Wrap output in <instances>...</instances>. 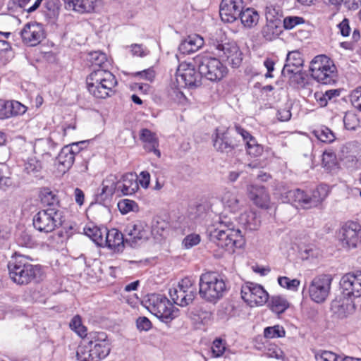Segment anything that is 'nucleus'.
Masks as SVG:
<instances>
[{
    "instance_id": "obj_6",
    "label": "nucleus",
    "mask_w": 361,
    "mask_h": 361,
    "mask_svg": "<svg viewBox=\"0 0 361 361\" xmlns=\"http://www.w3.org/2000/svg\"><path fill=\"white\" fill-rule=\"evenodd\" d=\"M329 192L330 188L328 185L319 184L310 192V194L300 189H295L288 191L287 197L300 207L309 209L321 204Z\"/></svg>"
},
{
    "instance_id": "obj_15",
    "label": "nucleus",
    "mask_w": 361,
    "mask_h": 361,
    "mask_svg": "<svg viewBox=\"0 0 361 361\" xmlns=\"http://www.w3.org/2000/svg\"><path fill=\"white\" fill-rule=\"evenodd\" d=\"M88 343L91 345L93 357L96 361L105 358L110 353V343L104 332H93L90 334Z\"/></svg>"
},
{
    "instance_id": "obj_64",
    "label": "nucleus",
    "mask_w": 361,
    "mask_h": 361,
    "mask_svg": "<svg viewBox=\"0 0 361 361\" xmlns=\"http://www.w3.org/2000/svg\"><path fill=\"white\" fill-rule=\"evenodd\" d=\"M130 48L133 56L143 57L147 55V52L145 51V49L143 47L142 44H131Z\"/></svg>"
},
{
    "instance_id": "obj_44",
    "label": "nucleus",
    "mask_w": 361,
    "mask_h": 361,
    "mask_svg": "<svg viewBox=\"0 0 361 361\" xmlns=\"http://www.w3.org/2000/svg\"><path fill=\"white\" fill-rule=\"evenodd\" d=\"M343 124L345 129L355 130L360 126V121L354 112L348 111L344 116Z\"/></svg>"
},
{
    "instance_id": "obj_30",
    "label": "nucleus",
    "mask_w": 361,
    "mask_h": 361,
    "mask_svg": "<svg viewBox=\"0 0 361 361\" xmlns=\"http://www.w3.org/2000/svg\"><path fill=\"white\" fill-rule=\"evenodd\" d=\"M84 234L89 237L96 245L103 247L105 241L108 227H84Z\"/></svg>"
},
{
    "instance_id": "obj_32",
    "label": "nucleus",
    "mask_w": 361,
    "mask_h": 361,
    "mask_svg": "<svg viewBox=\"0 0 361 361\" xmlns=\"http://www.w3.org/2000/svg\"><path fill=\"white\" fill-rule=\"evenodd\" d=\"M98 73L99 77L100 76V80L102 84H104V87H105L108 90H113L114 95L116 93L118 81L116 76L109 71L105 68H97L96 69Z\"/></svg>"
},
{
    "instance_id": "obj_22",
    "label": "nucleus",
    "mask_w": 361,
    "mask_h": 361,
    "mask_svg": "<svg viewBox=\"0 0 361 361\" xmlns=\"http://www.w3.org/2000/svg\"><path fill=\"white\" fill-rule=\"evenodd\" d=\"M64 221L61 212L54 209H47L37 212L33 218V225L62 226Z\"/></svg>"
},
{
    "instance_id": "obj_5",
    "label": "nucleus",
    "mask_w": 361,
    "mask_h": 361,
    "mask_svg": "<svg viewBox=\"0 0 361 361\" xmlns=\"http://www.w3.org/2000/svg\"><path fill=\"white\" fill-rule=\"evenodd\" d=\"M145 307L161 321L168 323L178 317V309L160 294H151L144 302Z\"/></svg>"
},
{
    "instance_id": "obj_12",
    "label": "nucleus",
    "mask_w": 361,
    "mask_h": 361,
    "mask_svg": "<svg viewBox=\"0 0 361 361\" xmlns=\"http://www.w3.org/2000/svg\"><path fill=\"white\" fill-rule=\"evenodd\" d=\"M241 297L250 307L262 306L268 301L269 294L261 285L247 282L242 286Z\"/></svg>"
},
{
    "instance_id": "obj_61",
    "label": "nucleus",
    "mask_w": 361,
    "mask_h": 361,
    "mask_svg": "<svg viewBox=\"0 0 361 361\" xmlns=\"http://www.w3.org/2000/svg\"><path fill=\"white\" fill-rule=\"evenodd\" d=\"M137 327L140 331H148L152 327L151 322L145 317H139L136 322Z\"/></svg>"
},
{
    "instance_id": "obj_59",
    "label": "nucleus",
    "mask_w": 361,
    "mask_h": 361,
    "mask_svg": "<svg viewBox=\"0 0 361 361\" xmlns=\"http://www.w3.org/2000/svg\"><path fill=\"white\" fill-rule=\"evenodd\" d=\"M343 5L347 10H357L361 5V0H340V6Z\"/></svg>"
},
{
    "instance_id": "obj_60",
    "label": "nucleus",
    "mask_w": 361,
    "mask_h": 361,
    "mask_svg": "<svg viewBox=\"0 0 361 361\" xmlns=\"http://www.w3.org/2000/svg\"><path fill=\"white\" fill-rule=\"evenodd\" d=\"M136 75H138L141 78L145 79L147 81L152 82L155 78L156 73L153 68H149L136 73Z\"/></svg>"
},
{
    "instance_id": "obj_3",
    "label": "nucleus",
    "mask_w": 361,
    "mask_h": 361,
    "mask_svg": "<svg viewBox=\"0 0 361 361\" xmlns=\"http://www.w3.org/2000/svg\"><path fill=\"white\" fill-rule=\"evenodd\" d=\"M199 286L200 296L212 302H216L221 298L227 290L224 277L215 272L202 274Z\"/></svg>"
},
{
    "instance_id": "obj_54",
    "label": "nucleus",
    "mask_w": 361,
    "mask_h": 361,
    "mask_svg": "<svg viewBox=\"0 0 361 361\" xmlns=\"http://www.w3.org/2000/svg\"><path fill=\"white\" fill-rule=\"evenodd\" d=\"M266 355L269 357L282 359L283 358L284 353L282 350L274 344H271L267 349Z\"/></svg>"
},
{
    "instance_id": "obj_2",
    "label": "nucleus",
    "mask_w": 361,
    "mask_h": 361,
    "mask_svg": "<svg viewBox=\"0 0 361 361\" xmlns=\"http://www.w3.org/2000/svg\"><path fill=\"white\" fill-rule=\"evenodd\" d=\"M11 280L18 285H27L32 281H39L42 276L39 265L30 264L22 255H16L8 264Z\"/></svg>"
},
{
    "instance_id": "obj_13",
    "label": "nucleus",
    "mask_w": 361,
    "mask_h": 361,
    "mask_svg": "<svg viewBox=\"0 0 361 361\" xmlns=\"http://www.w3.org/2000/svg\"><path fill=\"white\" fill-rule=\"evenodd\" d=\"M215 54L226 61L233 68H238L242 63V52L235 43H214Z\"/></svg>"
},
{
    "instance_id": "obj_11",
    "label": "nucleus",
    "mask_w": 361,
    "mask_h": 361,
    "mask_svg": "<svg viewBox=\"0 0 361 361\" xmlns=\"http://www.w3.org/2000/svg\"><path fill=\"white\" fill-rule=\"evenodd\" d=\"M202 75L196 71L195 66L187 62L179 64L176 80L179 87L196 88L202 85Z\"/></svg>"
},
{
    "instance_id": "obj_18",
    "label": "nucleus",
    "mask_w": 361,
    "mask_h": 361,
    "mask_svg": "<svg viewBox=\"0 0 361 361\" xmlns=\"http://www.w3.org/2000/svg\"><path fill=\"white\" fill-rule=\"evenodd\" d=\"M243 7V0H222L220 4V17L224 22L233 23L238 18Z\"/></svg>"
},
{
    "instance_id": "obj_35",
    "label": "nucleus",
    "mask_w": 361,
    "mask_h": 361,
    "mask_svg": "<svg viewBox=\"0 0 361 361\" xmlns=\"http://www.w3.org/2000/svg\"><path fill=\"white\" fill-rule=\"evenodd\" d=\"M152 227H128L126 231L129 238L127 240L136 242L138 240L147 239L152 232Z\"/></svg>"
},
{
    "instance_id": "obj_53",
    "label": "nucleus",
    "mask_w": 361,
    "mask_h": 361,
    "mask_svg": "<svg viewBox=\"0 0 361 361\" xmlns=\"http://www.w3.org/2000/svg\"><path fill=\"white\" fill-rule=\"evenodd\" d=\"M200 242V236L196 233H191L185 237L183 240L182 244L185 249H190L195 245H197Z\"/></svg>"
},
{
    "instance_id": "obj_42",
    "label": "nucleus",
    "mask_w": 361,
    "mask_h": 361,
    "mask_svg": "<svg viewBox=\"0 0 361 361\" xmlns=\"http://www.w3.org/2000/svg\"><path fill=\"white\" fill-rule=\"evenodd\" d=\"M286 331L284 328L281 325H274L266 327L264 329V336L266 338L272 339L284 337Z\"/></svg>"
},
{
    "instance_id": "obj_45",
    "label": "nucleus",
    "mask_w": 361,
    "mask_h": 361,
    "mask_svg": "<svg viewBox=\"0 0 361 361\" xmlns=\"http://www.w3.org/2000/svg\"><path fill=\"white\" fill-rule=\"evenodd\" d=\"M278 283L280 286L290 291H297L300 284V280L297 279H290L287 276H279Z\"/></svg>"
},
{
    "instance_id": "obj_36",
    "label": "nucleus",
    "mask_w": 361,
    "mask_h": 361,
    "mask_svg": "<svg viewBox=\"0 0 361 361\" xmlns=\"http://www.w3.org/2000/svg\"><path fill=\"white\" fill-rule=\"evenodd\" d=\"M10 32H0V63L5 65L9 61L8 53L11 51V45L7 41Z\"/></svg>"
},
{
    "instance_id": "obj_58",
    "label": "nucleus",
    "mask_w": 361,
    "mask_h": 361,
    "mask_svg": "<svg viewBox=\"0 0 361 361\" xmlns=\"http://www.w3.org/2000/svg\"><path fill=\"white\" fill-rule=\"evenodd\" d=\"M8 101L0 99V119L11 117Z\"/></svg>"
},
{
    "instance_id": "obj_57",
    "label": "nucleus",
    "mask_w": 361,
    "mask_h": 361,
    "mask_svg": "<svg viewBox=\"0 0 361 361\" xmlns=\"http://www.w3.org/2000/svg\"><path fill=\"white\" fill-rule=\"evenodd\" d=\"M136 203L130 200H123L118 203V207L122 214H127L130 211H133Z\"/></svg>"
},
{
    "instance_id": "obj_40",
    "label": "nucleus",
    "mask_w": 361,
    "mask_h": 361,
    "mask_svg": "<svg viewBox=\"0 0 361 361\" xmlns=\"http://www.w3.org/2000/svg\"><path fill=\"white\" fill-rule=\"evenodd\" d=\"M245 149L250 156L252 157H260L264 152V147L259 144L256 138L251 139L245 143Z\"/></svg>"
},
{
    "instance_id": "obj_41",
    "label": "nucleus",
    "mask_w": 361,
    "mask_h": 361,
    "mask_svg": "<svg viewBox=\"0 0 361 361\" xmlns=\"http://www.w3.org/2000/svg\"><path fill=\"white\" fill-rule=\"evenodd\" d=\"M88 60L91 63L92 66L98 67V68H104L107 63L106 54L99 51L91 52Z\"/></svg>"
},
{
    "instance_id": "obj_19",
    "label": "nucleus",
    "mask_w": 361,
    "mask_h": 361,
    "mask_svg": "<svg viewBox=\"0 0 361 361\" xmlns=\"http://www.w3.org/2000/svg\"><path fill=\"white\" fill-rule=\"evenodd\" d=\"M97 70L92 71L86 78V86L91 95L97 99H106L114 95L113 90H108L102 83Z\"/></svg>"
},
{
    "instance_id": "obj_55",
    "label": "nucleus",
    "mask_w": 361,
    "mask_h": 361,
    "mask_svg": "<svg viewBox=\"0 0 361 361\" xmlns=\"http://www.w3.org/2000/svg\"><path fill=\"white\" fill-rule=\"evenodd\" d=\"M350 99L352 105L361 111V86L351 92Z\"/></svg>"
},
{
    "instance_id": "obj_8",
    "label": "nucleus",
    "mask_w": 361,
    "mask_h": 361,
    "mask_svg": "<svg viewBox=\"0 0 361 361\" xmlns=\"http://www.w3.org/2000/svg\"><path fill=\"white\" fill-rule=\"evenodd\" d=\"M210 228L209 231L210 240L230 252H233L235 248H240L245 245V239L239 229L233 227H225L224 229L216 227H210Z\"/></svg>"
},
{
    "instance_id": "obj_31",
    "label": "nucleus",
    "mask_w": 361,
    "mask_h": 361,
    "mask_svg": "<svg viewBox=\"0 0 361 361\" xmlns=\"http://www.w3.org/2000/svg\"><path fill=\"white\" fill-rule=\"evenodd\" d=\"M59 166H61V171L69 169L74 163L75 153L71 147L65 146L62 148L57 157Z\"/></svg>"
},
{
    "instance_id": "obj_38",
    "label": "nucleus",
    "mask_w": 361,
    "mask_h": 361,
    "mask_svg": "<svg viewBox=\"0 0 361 361\" xmlns=\"http://www.w3.org/2000/svg\"><path fill=\"white\" fill-rule=\"evenodd\" d=\"M337 157L332 149H326L323 152L322 165L327 171H331L337 166Z\"/></svg>"
},
{
    "instance_id": "obj_50",
    "label": "nucleus",
    "mask_w": 361,
    "mask_h": 361,
    "mask_svg": "<svg viewBox=\"0 0 361 361\" xmlns=\"http://www.w3.org/2000/svg\"><path fill=\"white\" fill-rule=\"evenodd\" d=\"M314 357L316 361H337L338 355L329 350H319L315 352Z\"/></svg>"
},
{
    "instance_id": "obj_51",
    "label": "nucleus",
    "mask_w": 361,
    "mask_h": 361,
    "mask_svg": "<svg viewBox=\"0 0 361 361\" xmlns=\"http://www.w3.org/2000/svg\"><path fill=\"white\" fill-rule=\"evenodd\" d=\"M224 202L231 209L236 210L238 208L239 200L235 194L227 192L223 197Z\"/></svg>"
},
{
    "instance_id": "obj_29",
    "label": "nucleus",
    "mask_w": 361,
    "mask_h": 361,
    "mask_svg": "<svg viewBox=\"0 0 361 361\" xmlns=\"http://www.w3.org/2000/svg\"><path fill=\"white\" fill-rule=\"evenodd\" d=\"M240 18V22L244 27L251 29L255 27L259 23V14L258 11L254 8H243Z\"/></svg>"
},
{
    "instance_id": "obj_56",
    "label": "nucleus",
    "mask_w": 361,
    "mask_h": 361,
    "mask_svg": "<svg viewBox=\"0 0 361 361\" xmlns=\"http://www.w3.org/2000/svg\"><path fill=\"white\" fill-rule=\"evenodd\" d=\"M226 350L225 344L223 343L221 339H216L214 341L212 351L213 356L219 357L221 356Z\"/></svg>"
},
{
    "instance_id": "obj_63",
    "label": "nucleus",
    "mask_w": 361,
    "mask_h": 361,
    "mask_svg": "<svg viewBox=\"0 0 361 361\" xmlns=\"http://www.w3.org/2000/svg\"><path fill=\"white\" fill-rule=\"evenodd\" d=\"M137 182L144 188H147L150 183V174L149 172L145 171L140 173L137 178Z\"/></svg>"
},
{
    "instance_id": "obj_20",
    "label": "nucleus",
    "mask_w": 361,
    "mask_h": 361,
    "mask_svg": "<svg viewBox=\"0 0 361 361\" xmlns=\"http://www.w3.org/2000/svg\"><path fill=\"white\" fill-rule=\"evenodd\" d=\"M249 199L257 207L268 209L271 207L270 195L262 185H250L247 187Z\"/></svg>"
},
{
    "instance_id": "obj_28",
    "label": "nucleus",
    "mask_w": 361,
    "mask_h": 361,
    "mask_svg": "<svg viewBox=\"0 0 361 361\" xmlns=\"http://www.w3.org/2000/svg\"><path fill=\"white\" fill-rule=\"evenodd\" d=\"M303 62L302 56L300 51H290L287 55L286 63L282 73H297L300 72V68L302 67Z\"/></svg>"
},
{
    "instance_id": "obj_52",
    "label": "nucleus",
    "mask_w": 361,
    "mask_h": 361,
    "mask_svg": "<svg viewBox=\"0 0 361 361\" xmlns=\"http://www.w3.org/2000/svg\"><path fill=\"white\" fill-rule=\"evenodd\" d=\"M300 254L302 259H307L310 257H317L319 251L314 245H307L300 249Z\"/></svg>"
},
{
    "instance_id": "obj_10",
    "label": "nucleus",
    "mask_w": 361,
    "mask_h": 361,
    "mask_svg": "<svg viewBox=\"0 0 361 361\" xmlns=\"http://www.w3.org/2000/svg\"><path fill=\"white\" fill-rule=\"evenodd\" d=\"M333 278L331 274H320L310 282L308 293L310 299L316 303H322L328 298Z\"/></svg>"
},
{
    "instance_id": "obj_25",
    "label": "nucleus",
    "mask_w": 361,
    "mask_h": 361,
    "mask_svg": "<svg viewBox=\"0 0 361 361\" xmlns=\"http://www.w3.org/2000/svg\"><path fill=\"white\" fill-rule=\"evenodd\" d=\"M104 240H106L104 246H107L116 252L123 251L124 247L123 235L116 228L113 227L108 229Z\"/></svg>"
},
{
    "instance_id": "obj_39",
    "label": "nucleus",
    "mask_w": 361,
    "mask_h": 361,
    "mask_svg": "<svg viewBox=\"0 0 361 361\" xmlns=\"http://www.w3.org/2000/svg\"><path fill=\"white\" fill-rule=\"evenodd\" d=\"M314 136L321 142L330 143L333 142L336 137L333 132L326 126H322L313 131Z\"/></svg>"
},
{
    "instance_id": "obj_14",
    "label": "nucleus",
    "mask_w": 361,
    "mask_h": 361,
    "mask_svg": "<svg viewBox=\"0 0 361 361\" xmlns=\"http://www.w3.org/2000/svg\"><path fill=\"white\" fill-rule=\"evenodd\" d=\"M265 17L267 23L262 29V35L266 40L272 41L282 32L281 21L273 6L266 8Z\"/></svg>"
},
{
    "instance_id": "obj_7",
    "label": "nucleus",
    "mask_w": 361,
    "mask_h": 361,
    "mask_svg": "<svg viewBox=\"0 0 361 361\" xmlns=\"http://www.w3.org/2000/svg\"><path fill=\"white\" fill-rule=\"evenodd\" d=\"M310 71L311 76L322 84H331L336 80V66L326 55L316 56L310 63Z\"/></svg>"
},
{
    "instance_id": "obj_4",
    "label": "nucleus",
    "mask_w": 361,
    "mask_h": 361,
    "mask_svg": "<svg viewBox=\"0 0 361 361\" xmlns=\"http://www.w3.org/2000/svg\"><path fill=\"white\" fill-rule=\"evenodd\" d=\"M195 61L197 64L200 74L211 82H220L228 73L227 66L219 59L207 53L197 55Z\"/></svg>"
},
{
    "instance_id": "obj_27",
    "label": "nucleus",
    "mask_w": 361,
    "mask_h": 361,
    "mask_svg": "<svg viewBox=\"0 0 361 361\" xmlns=\"http://www.w3.org/2000/svg\"><path fill=\"white\" fill-rule=\"evenodd\" d=\"M361 241V227H344L342 245L347 248H355Z\"/></svg>"
},
{
    "instance_id": "obj_62",
    "label": "nucleus",
    "mask_w": 361,
    "mask_h": 361,
    "mask_svg": "<svg viewBox=\"0 0 361 361\" xmlns=\"http://www.w3.org/2000/svg\"><path fill=\"white\" fill-rule=\"evenodd\" d=\"M234 128H235L236 133L242 136L243 140L245 141L246 143L249 140H251V139L255 138L247 130H246L245 128H243L240 125L235 124Z\"/></svg>"
},
{
    "instance_id": "obj_26",
    "label": "nucleus",
    "mask_w": 361,
    "mask_h": 361,
    "mask_svg": "<svg viewBox=\"0 0 361 361\" xmlns=\"http://www.w3.org/2000/svg\"><path fill=\"white\" fill-rule=\"evenodd\" d=\"M204 42V39L198 35H189L180 43L178 49L183 54H190L198 51Z\"/></svg>"
},
{
    "instance_id": "obj_47",
    "label": "nucleus",
    "mask_w": 361,
    "mask_h": 361,
    "mask_svg": "<svg viewBox=\"0 0 361 361\" xmlns=\"http://www.w3.org/2000/svg\"><path fill=\"white\" fill-rule=\"evenodd\" d=\"M116 192H117V184L109 179H106L102 182L101 196H104V198L107 197H111Z\"/></svg>"
},
{
    "instance_id": "obj_24",
    "label": "nucleus",
    "mask_w": 361,
    "mask_h": 361,
    "mask_svg": "<svg viewBox=\"0 0 361 361\" xmlns=\"http://www.w3.org/2000/svg\"><path fill=\"white\" fill-rule=\"evenodd\" d=\"M138 189L137 176L132 173L123 175L122 181L117 183V192H121L122 195H131Z\"/></svg>"
},
{
    "instance_id": "obj_49",
    "label": "nucleus",
    "mask_w": 361,
    "mask_h": 361,
    "mask_svg": "<svg viewBox=\"0 0 361 361\" xmlns=\"http://www.w3.org/2000/svg\"><path fill=\"white\" fill-rule=\"evenodd\" d=\"M305 22L302 17L290 16L283 18V26L285 30H292L297 25L304 24Z\"/></svg>"
},
{
    "instance_id": "obj_46",
    "label": "nucleus",
    "mask_w": 361,
    "mask_h": 361,
    "mask_svg": "<svg viewBox=\"0 0 361 361\" xmlns=\"http://www.w3.org/2000/svg\"><path fill=\"white\" fill-rule=\"evenodd\" d=\"M70 327L81 338H84L87 336V329L82 325L80 316L76 315L71 319Z\"/></svg>"
},
{
    "instance_id": "obj_33",
    "label": "nucleus",
    "mask_w": 361,
    "mask_h": 361,
    "mask_svg": "<svg viewBox=\"0 0 361 361\" xmlns=\"http://www.w3.org/2000/svg\"><path fill=\"white\" fill-rule=\"evenodd\" d=\"M269 307L274 312L281 314L288 308L289 302L286 297L276 295L270 298Z\"/></svg>"
},
{
    "instance_id": "obj_34",
    "label": "nucleus",
    "mask_w": 361,
    "mask_h": 361,
    "mask_svg": "<svg viewBox=\"0 0 361 361\" xmlns=\"http://www.w3.org/2000/svg\"><path fill=\"white\" fill-rule=\"evenodd\" d=\"M39 199L44 206H54L59 202L56 193L47 187L40 188Z\"/></svg>"
},
{
    "instance_id": "obj_48",
    "label": "nucleus",
    "mask_w": 361,
    "mask_h": 361,
    "mask_svg": "<svg viewBox=\"0 0 361 361\" xmlns=\"http://www.w3.org/2000/svg\"><path fill=\"white\" fill-rule=\"evenodd\" d=\"M8 103L11 117L23 115L27 111V107L18 101L10 100Z\"/></svg>"
},
{
    "instance_id": "obj_21",
    "label": "nucleus",
    "mask_w": 361,
    "mask_h": 361,
    "mask_svg": "<svg viewBox=\"0 0 361 361\" xmlns=\"http://www.w3.org/2000/svg\"><path fill=\"white\" fill-rule=\"evenodd\" d=\"M68 11H73L79 14H91L96 13L102 4V0H61Z\"/></svg>"
},
{
    "instance_id": "obj_23",
    "label": "nucleus",
    "mask_w": 361,
    "mask_h": 361,
    "mask_svg": "<svg viewBox=\"0 0 361 361\" xmlns=\"http://www.w3.org/2000/svg\"><path fill=\"white\" fill-rule=\"evenodd\" d=\"M140 140L143 142L144 149L147 152H153L159 158L161 157L159 139L155 133L147 128H142L140 133Z\"/></svg>"
},
{
    "instance_id": "obj_17",
    "label": "nucleus",
    "mask_w": 361,
    "mask_h": 361,
    "mask_svg": "<svg viewBox=\"0 0 361 361\" xmlns=\"http://www.w3.org/2000/svg\"><path fill=\"white\" fill-rule=\"evenodd\" d=\"M23 42L30 47H35L41 43L45 38L46 33L43 26L37 22L26 23L20 32Z\"/></svg>"
},
{
    "instance_id": "obj_43",
    "label": "nucleus",
    "mask_w": 361,
    "mask_h": 361,
    "mask_svg": "<svg viewBox=\"0 0 361 361\" xmlns=\"http://www.w3.org/2000/svg\"><path fill=\"white\" fill-rule=\"evenodd\" d=\"M42 169V164L36 157H29L25 163V171L28 174L36 175Z\"/></svg>"
},
{
    "instance_id": "obj_37",
    "label": "nucleus",
    "mask_w": 361,
    "mask_h": 361,
    "mask_svg": "<svg viewBox=\"0 0 361 361\" xmlns=\"http://www.w3.org/2000/svg\"><path fill=\"white\" fill-rule=\"evenodd\" d=\"M93 353L92 351L91 345L88 341L81 343L77 350L76 356L78 361H96L93 357Z\"/></svg>"
},
{
    "instance_id": "obj_16",
    "label": "nucleus",
    "mask_w": 361,
    "mask_h": 361,
    "mask_svg": "<svg viewBox=\"0 0 361 361\" xmlns=\"http://www.w3.org/2000/svg\"><path fill=\"white\" fill-rule=\"evenodd\" d=\"M213 145L218 152L228 153L239 145V140L231 134L229 128L224 130L216 129Z\"/></svg>"
},
{
    "instance_id": "obj_1",
    "label": "nucleus",
    "mask_w": 361,
    "mask_h": 361,
    "mask_svg": "<svg viewBox=\"0 0 361 361\" xmlns=\"http://www.w3.org/2000/svg\"><path fill=\"white\" fill-rule=\"evenodd\" d=\"M340 318L355 310L354 298L361 296V271L348 273L340 280Z\"/></svg>"
},
{
    "instance_id": "obj_9",
    "label": "nucleus",
    "mask_w": 361,
    "mask_h": 361,
    "mask_svg": "<svg viewBox=\"0 0 361 361\" xmlns=\"http://www.w3.org/2000/svg\"><path fill=\"white\" fill-rule=\"evenodd\" d=\"M196 295V287L190 278H184L169 289L173 302L180 307H185L192 302Z\"/></svg>"
}]
</instances>
